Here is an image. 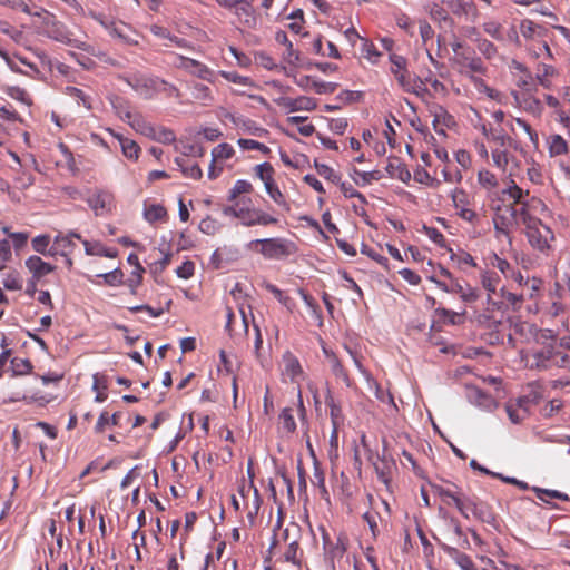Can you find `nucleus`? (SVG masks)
I'll return each instance as SVG.
<instances>
[{"label": "nucleus", "instance_id": "obj_8", "mask_svg": "<svg viewBox=\"0 0 570 570\" xmlns=\"http://www.w3.org/2000/svg\"><path fill=\"white\" fill-rule=\"evenodd\" d=\"M451 199L455 214L464 222L475 225L479 215L474 209V202L471 196L462 188H455L451 194Z\"/></svg>", "mask_w": 570, "mask_h": 570}, {"label": "nucleus", "instance_id": "obj_62", "mask_svg": "<svg viewBox=\"0 0 570 570\" xmlns=\"http://www.w3.org/2000/svg\"><path fill=\"white\" fill-rule=\"evenodd\" d=\"M317 174L325 178L328 181H332L334 184L338 183L341 180V175L336 173L332 167L325 164H320L315 161L314 164Z\"/></svg>", "mask_w": 570, "mask_h": 570}, {"label": "nucleus", "instance_id": "obj_51", "mask_svg": "<svg viewBox=\"0 0 570 570\" xmlns=\"http://www.w3.org/2000/svg\"><path fill=\"white\" fill-rule=\"evenodd\" d=\"M478 183L488 191H492L499 186L497 176L489 169H481L479 171Z\"/></svg>", "mask_w": 570, "mask_h": 570}, {"label": "nucleus", "instance_id": "obj_28", "mask_svg": "<svg viewBox=\"0 0 570 570\" xmlns=\"http://www.w3.org/2000/svg\"><path fill=\"white\" fill-rule=\"evenodd\" d=\"M26 266L30 271V273H32L33 278L37 281L50 274L55 269V266L45 262L42 258L36 255L30 256L26 261Z\"/></svg>", "mask_w": 570, "mask_h": 570}, {"label": "nucleus", "instance_id": "obj_30", "mask_svg": "<svg viewBox=\"0 0 570 570\" xmlns=\"http://www.w3.org/2000/svg\"><path fill=\"white\" fill-rule=\"evenodd\" d=\"M128 125L138 134L148 137L151 132V125L146 118L139 112H132L130 110H126L125 115Z\"/></svg>", "mask_w": 570, "mask_h": 570}, {"label": "nucleus", "instance_id": "obj_34", "mask_svg": "<svg viewBox=\"0 0 570 570\" xmlns=\"http://www.w3.org/2000/svg\"><path fill=\"white\" fill-rule=\"evenodd\" d=\"M547 145L550 157H558L569 153L567 140L559 134L550 135L547 138Z\"/></svg>", "mask_w": 570, "mask_h": 570}, {"label": "nucleus", "instance_id": "obj_38", "mask_svg": "<svg viewBox=\"0 0 570 570\" xmlns=\"http://www.w3.org/2000/svg\"><path fill=\"white\" fill-rule=\"evenodd\" d=\"M443 550L454 559L455 563L462 570H476L474 562L470 558V556L459 551L455 548L443 546Z\"/></svg>", "mask_w": 570, "mask_h": 570}, {"label": "nucleus", "instance_id": "obj_17", "mask_svg": "<svg viewBox=\"0 0 570 570\" xmlns=\"http://www.w3.org/2000/svg\"><path fill=\"white\" fill-rule=\"evenodd\" d=\"M515 105L522 111L540 118L543 112L541 100L532 91H520L513 95Z\"/></svg>", "mask_w": 570, "mask_h": 570}, {"label": "nucleus", "instance_id": "obj_14", "mask_svg": "<svg viewBox=\"0 0 570 570\" xmlns=\"http://www.w3.org/2000/svg\"><path fill=\"white\" fill-rule=\"evenodd\" d=\"M538 207L544 208V203L535 197H532L530 202L523 203L521 206H512L517 226H522L523 230L528 227L537 224L540 218L534 216V210Z\"/></svg>", "mask_w": 570, "mask_h": 570}, {"label": "nucleus", "instance_id": "obj_60", "mask_svg": "<svg viewBox=\"0 0 570 570\" xmlns=\"http://www.w3.org/2000/svg\"><path fill=\"white\" fill-rule=\"evenodd\" d=\"M50 236L49 235H39L35 237L31 242L32 248L35 252L42 254V255H53V249L51 248L48 250V247L50 245Z\"/></svg>", "mask_w": 570, "mask_h": 570}, {"label": "nucleus", "instance_id": "obj_50", "mask_svg": "<svg viewBox=\"0 0 570 570\" xmlns=\"http://www.w3.org/2000/svg\"><path fill=\"white\" fill-rule=\"evenodd\" d=\"M503 299L502 302L509 304L510 306H512L513 309H519L523 302L525 301V293H512V292H508L504 289V287H502L500 289V295H499V299Z\"/></svg>", "mask_w": 570, "mask_h": 570}, {"label": "nucleus", "instance_id": "obj_55", "mask_svg": "<svg viewBox=\"0 0 570 570\" xmlns=\"http://www.w3.org/2000/svg\"><path fill=\"white\" fill-rule=\"evenodd\" d=\"M176 164L181 168L184 176L196 180L202 178L203 171L198 164H187L183 158H177Z\"/></svg>", "mask_w": 570, "mask_h": 570}, {"label": "nucleus", "instance_id": "obj_36", "mask_svg": "<svg viewBox=\"0 0 570 570\" xmlns=\"http://www.w3.org/2000/svg\"><path fill=\"white\" fill-rule=\"evenodd\" d=\"M503 194L513 199V203L509 206H521L523 203L530 202V199L527 198L529 196V190H523L513 179L510 180L508 187L503 190Z\"/></svg>", "mask_w": 570, "mask_h": 570}, {"label": "nucleus", "instance_id": "obj_40", "mask_svg": "<svg viewBox=\"0 0 570 570\" xmlns=\"http://www.w3.org/2000/svg\"><path fill=\"white\" fill-rule=\"evenodd\" d=\"M82 244L85 246L86 254L90 256H104L114 258L117 255V252L115 249L107 248L99 242L91 243L89 240L82 239Z\"/></svg>", "mask_w": 570, "mask_h": 570}, {"label": "nucleus", "instance_id": "obj_44", "mask_svg": "<svg viewBox=\"0 0 570 570\" xmlns=\"http://www.w3.org/2000/svg\"><path fill=\"white\" fill-rule=\"evenodd\" d=\"M148 138L159 141L161 144H171L176 139L175 132L163 126H153L151 132L148 135Z\"/></svg>", "mask_w": 570, "mask_h": 570}, {"label": "nucleus", "instance_id": "obj_20", "mask_svg": "<svg viewBox=\"0 0 570 570\" xmlns=\"http://www.w3.org/2000/svg\"><path fill=\"white\" fill-rule=\"evenodd\" d=\"M455 61L461 67V72L470 71L473 73L483 75L487 68L480 57L475 55L473 50H463L462 55L459 56Z\"/></svg>", "mask_w": 570, "mask_h": 570}, {"label": "nucleus", "instance_id": "obj_47", "mask_svg": "<svg viewBox=\"0 0 570 570\" xmlns=\"http://www.w3.org/2000/svg\"><path fill=\"white\" fill-rule=\"evenodd\" d=\"M450 258L452 262H454L460 269H465L466 267L476 268L478 263L475 262L474 257L465 252V250H459L456 253H451Z\"/></svg>", "mask_w": 570, "mask_h": 570}, {"label": "nucleus", "instance_id": "obj_57", "mask_svg": "<svg viewBox=\"0 0 570 570\" xmlns=\"http://www.w3.org/2000/svg\"><path fill=\"white\" fill-rule=\"evenodd\" d=\"M193 97L196 100L202 101L204 105H208L213 101L212 90L204 83L196 82L193 86Z\"/></svg>", "mask_w": 570, "mask_h": 570}, {"label": "nucleus", "instance_id": "obj_52", "mask_svg": "<svg viewBox=\"0 0 570 570\" xmlns=\"http://www.w3.org/2000/svg\"><path fill=\"white\" fill-rule=\"evenodd\" d=\"M543 282L539 277H527L524 287H521V293H525V299H534L541 288H542Z\"/></svg>", "mask_w": 570, "mask_h": 570}, {"label": "nucleus", "instance_id": "obj_22", "mask_svg": "<svg viewBox=\"0 0 570 570\" xmlns=\"http://www.w3.org/2000/svg\"><path fill=\"white\" fill-rule=\"evenodd\" d=\"M433 493L439 495L445 504H454L458 507V502L461 500L463 495V491L456 487L455 484H451V487H444L438 483H429Z\"/></svg>", "mask_w": 570, "mask_h": 570}, {"label": "nucleus", "instance_id": "obj_59", "mask_svg": "<svg viewBox=\"0 0 570 570\" xmlns=\"http://www.w3.org/2000/svg\"><path fill=\"white\" fill-rule=\"evenodd\" d=\"M471 80L475 87V89L479 91V92H484L488 97H490L491 99L493 100H498L500 101L501 98H502V94L493 88H490L483 79H481L480 77H474L472 76L471 77Z\"/></svg>", "mask_w": 570, "mask_h": 570}, {"label": "nucleus", "instance_id": "obj_61", "mask_svg": "<svg viewBox=\"0 0 570 570\" xmlns=\"http://www.w3.org/2000/svg\"><path fill=\"white\" fill-rule=\"evenodd\" d=\"M237 145L243 150H259L264 155L271 154V148L269 147H267L266 145H264V144L257 141V140H254V139L240 138V139L237 140Z\"/></svg>", "mask_w": 570, "mask_h": 570}, {"label": "nucleus", "instance_id": "obj_12", "mask_svg": "<svg viewBox=\"0 0 570 570\" xmlns=\"http://www.w3.org/2000/svg\"><path fill=\"white\" fill-rule=\"evenodd\" d=\"M481 285L487 291V305L489 311L501 309L503 302L499 299L500 276L494 271H483L481 273Z\"/></svg>", "mask_w": 570, "mask_h": 570}, {"label": "nucleus", "instance_id": "obj_53", "mask_svg": "<svg viewBox=\"0 0 570 570\" xmlns=\"http://www.w3.org/2000/svg\"><path fill=\"white\" fill-rule=\"evenodd\" d=\"M483 31L497 41H504L503 26L495 20H488L482 23Z\"/></svg>", "mask_w": 570, "mask_h": 570}, {"label": "nucleus", "instance_id": "obj_63", "mask_svg": "<svg viewBox=\"0 0 570 570\" xmlns=\"http://www.w3.org/2000/svg\"><path fill=\"white\" fill-rule=\"evenodd\" d=\"M265 190L276 205L287 207L285 196L278 188L275 180L273 183H269L268 185H266Z\"/></svg>", "mask_w": 570, "mask_h": 570}, {"label": "nucleus", "instance_id": "obj_18", "mask_svg": "<svg viewBox=\"0 0 570 570\" xmlns=\"http://www.w3.org/2000/svg\"><path fill=\"white\" fill-rule=\"evenodd\" d=\"M282 376L284 381L298 383L304 377L303 367L298 358L289 351L282 356Z\"/></svg>", "mask_w": 570, "mask_h": 570}, {"label": "nucleus", "instance_id": "obj_58", "mask_svg": "<svg viewBox=\"0 0 570 570\" xmlns=\"http://www.w3.org/2000/svg\"><path fill=\"white\" fill-rule=\"evenodd\" d=\"M234 154H235L234 148L229 144L223 142V144H219L218 146H216L215 148H213L212 159H213V163H217L218 160H226V159L232 158L234 156Z\"/></svg>", "mask_w": 570, "mask_h": 570}, {"label": "nucleus", "instance_id": "obj_25", "mask_svg": "<svg viewBox=\"0 0 570 570\" xmlns=\"http://www.w3.org/2000/svg\"><path fill=\"white\" fill-rule=\"evenodd\" d=\"M323 352L330 363L332 373L336 377L341 379L347 387H352L354 385V382L351 379L345 366L342 364L340 358L336 356V354L326 350L325 347L323 348Z\"/></svg>", "mask_w": 570, "mask_h": 570}, {"label": "nucleus", "instance_id": "obj_5", "mask_svg": "<svg viewBox=\"0 0 570 570\" xmlns=\"http://www.w3.org/2000/svg\"><path fill=\"white\" fill-rule=\"evenodd\" d=\"M538 340H550L551 342L544 344L539 350L530 354V367L537 370H548L553 367L554 356L557 351V341L551 330L541 331Z\"/></svg>", "mask_w": 570, "mask_h": 570}, {"label": "nucleus", "instance_id": "obj_19", "mask_svg": "<svg viewBox=\"0 0 570 570\" xmlns=\"http://www.w3.org/2000/svg\"><path fill=\"white\" fill-rule=\"evenodd\" d=\"M511 147L491 148L492 164L511 177L514 175L518 164L515 157L509 151Z\"/></svg>", "mask_w": 570, "mask_h": 570}, {"label": "nucleus", "instance_id": "obj_64", "mask_svg": "<svg viewBox=\"0 0 570 570\" xmlns=\"http://www.w3.org/2000/svg\"><path fill=\"white\" fill-rule=\"evenodd\" d=\"M362 53L364 58L367 59L372 65H376L381 57V52L372 42L367 40H365L363 43Z\"/></svg>", "mask_w": 570, "mask_h": 570}, {"label": "nucleus", "instance_id": "obj_35", "mask_svg": "<svg viewBox=\"0 0 570 570\" xmlns=\"http://www.w3.org/2000/svg\"><path fill=\"white\" fill-rule=\"evenodd\" d=\"M326 406L330 407L331 421L333 425L332 440H337V429L343 422V414L341 406L335 402L332 395H327L325 399Z\"/></svg>", "mask_w": 570, "mask_h": 570}, {"label": "nucleus", "instance_id": "obj_27", "mask_svg": "<svg viewBox=\"0 0 570 570\" xmlns=\"http://www.w3.org/2000/svg\"><path fill=\"white\" fill-rule=\"evenodd\" d=\"M108 131L119 141L121 151L126 158L130 160H137L139 158L141 149L135 140L126 138L112 129H108Z\"/></svg>", "mask_w": 570, "mask_h": 570}, {"label": "nucleus", "instance_id": "obj_16", "mask_svg": "<svg viewBox=\"0 0 570 570\" xmlns=\"http://www.w3.org/2000/svg\"><path fill=\"white\" fill-rule=\"evenodd\" d=\"M87 204L96 216H106L115 208V197L107 190H98L87 198Z\"/></svg>", "mask_w": 570, "mask_h": 570}, {"label": "nucleus", "instance_id": "obj_24", "mask_svg": "<svg viewBox=\"0 0 570 570\" xmlns=\"http://www.w3.org/2000/svg\"><path fill=\"white\" fill-rule=\"evenodd\" d=\"M2 232L8 234L10 242L2 239V262L8 261L11 257L10 243L16 250L21 249L26 246L28 240L27 233H9L8 228H2Z\"/></svg>", "mask_w": 570, "mask_h": 570}, {"label": "nucleus", "instance_id": "obj_26", "mask_svg": "<svg viewBox=\"0 0 570 570\" xmlns=\"http://www.w3.org/2000/svg\"><path fill=\"white\" fill-rule=\"evenodd\" d=\"M279 105L287 109L289 112L301 110L312 111L316 108L315 100L306 96H301L297 98H283Z\"/></svg>", "mask_w": 570, "mask_h": 570}, {"label": "nucleus", "instance_id": "obj_1", "mask_svg": "<svg viewBox=\"0 0 570 570\" xmlns=\"http://www.w3.org/2000/svg\"><path fill=\"white\" fill-rule=\"evenodd\" d=\"M225 216L239 219L245 227L277 225L278 218L253 206L249 197H243L223 208Z\"/></svg>", "mask_w": 570, "mask_h": 570}, {"label": "nucleus", "instance_id": "obj_37", "mask_svg": "<svg viewBox=\"0 0 570 570\" xmlns=\"http://www.w3.org/2000/svg\"><path fill=\"white\" fill-rule=\"evenodd\" d=\"M454 125V118L443 108H440L439 112L434 115V119L432 121L433 129L439 135H445L444 128H451Z\"/></svg>", "mask_w": 570, "mask_h": 570}, {"label": "nucleus", "instance_id": "obj_54", "mask_svg": "<svg viewBox=\"0 0 570 570\" xmlns=\"http://www.w3.org/2000/svg\"><path fill=\"white\" fill-rule=\"evenodd\" d=\"M255 176L259 178L264 186L268 185L269 183H273L275 170L273 166L269 163H263L259 165H256L254 168Z\"/></svg>", "mask_w": 570, "mask_h": 570}, {"label": "nucleus", "instance_id": "obj_3", "mask_svg": "<svg viewBox=\"0 0 570 570\" xmlns=\"http://www.w3.org/2000/svg\"><path fill=\"white\" fill-rule=\"evenodd\" d=\"M246 247L261 254L265 259L271 261L286 259L297 252L295 243L282 237L254 239Z\"/></svg>", "mask_w": 570, "mask_h": 570}, {"label": "nucleus", "instance_id": "obj_43", "mask_svg": "<svg viewBox=\"0 0 570 570\" xmlns=\"http://www.w3.org/2000/svg\"><path fill=\"white\" fill-rule=\"evenodd\" d=\"M105 28L108 30L110 36L120 39L122 42L132 45L137 43L136 41H132L126 30L129 29V27L124 22H110V23H102Z\"/></svg>", "mask_w": 570, "mask_h": 570}, {"label": "nucleus", "instance_id": "obj_42", "mask_svg": "<svg viewBox=\"0 0 570 570\" xmlns=\"http://www.w3.org/2000/svg\"><path fill=\"white\" fill-rule=\"evenodd\" d=\"M247 493H252V498L244 503V507L249 510V517H254L258 513L262 505V497L259 494L258 489L255 487L253 482L248 483Z\"/></svg>", "mask_w": 570, "mask_h": 570}, {"label": "nucleus", "instance_id": "obj_41", "mask_svg": "<svg viewBox=\"0 0 570 570\" xmlns=\"http://www.w3.org/2000/svg\"><path fill=\"white\" fill-rule=\"evenodd\" d=\"M514 125L520 127V129H522L528 135L529 140L534 148L539 147V135L529 122L519 117L512 118V120L509 122V128L512 132L515 130Z\"/></svg>", "mask_w": 570, "mask_h": 570}, {"label": "nucleus", "instance_id": "obj_46", "mask_svg": "<svg viewBox=\"0 0 570 570\" xmlns=\"http://www.w3.org/2000/svg\"><path fill=\"white\" fill-rule=\"evenodd\" d=\"M121 417V412H115L112 415H109L107 411H104L95 425V432L96 433H102L107 425H119Z\"/></svg>", "mask_w": 570, "mask_h": 570}, {"label": "nucleus", "instance_id": "obj_4", "mask_svg": "<svg viewBox=\"0 0 570 570\" xmlns=\"http://www.w3.org/2000/svg\"><path fill=\"white\" fill-rule=\"evenodd\" d=\"M456 509L465 519H469L470 514H472L474 519L492 525L494 529L499 527L497 514L492 507L476 497H469L463 493L461 500L458 502Z\"/></svg>", "mask_w": 570, "mask_h": 570}, {"label": "nucleus", "instance_id": "obj_2", "mask_svg": "<svg viewBox=\"0 0 570 570\" xmlns=\"http://www.w3.org/2000/svg\"><path fill=\"white\" fill-rule=\"evenodd\" d=\"M389 61L390 72L403 91L416 96H422L426 91L424 81L409 70L407 59L404 56L391 53Z\"/></svg>", "mask_w": 570, "mask_h": 570}, {"label": "nucleus", "instance_id": "obj_23", "mask_svg": "<svg viewBox=\"0 0 570 570\" xmlns=\"http://www.w3.org/2000/svg\"><path fill=\"white\" fill-rule=\"evenodd\" d=\"M79 239L82 242V237L80 234L70 232L68 234H61L59 233L55 239H53V255L57 253H60L63 256H68L72 253L73 248L76 247V244L73 239Z\"/></svg>", "mask_w": 570, "mask_h": 570}, {"label": "nucleus", "instance_id": "obj_56", "mask_svg": "<svg viewBox=\"0 0 570 570\" xmlns=\"http://www.w3.org/2000/svg\"><path fill=\"white\" fill-rule=\"evenodd\" d=\"M541 28L529 19H524L520 23V32L523 38L534 41L540 36Z\"/></svg>", "mask_w": 570, "mask_h": 570}, {"label": "nucleus", "instance_id": "obj_10", "mask_svg": "<svg viewBox=\"0 0 570 570\" xmlns=\"http://www.w3.org/2000/svg\"><path fill=\"white\" fill-rule=\"evenodd\" d=\"M126 82L142 98L151 99L159 92L163 79L141 73H134L126 78Z\"/></svg>", "mask_w": 570, "mask_h": 570}, {"label": "nucleus", "instance_id": "obj_49", "mask_svg": "<svg viewBox=\"0 0 570 570\" xmlns=\"http://www.w3.org/2000/svg\"><path fill=\"white\" fill-rule=\"evenodd\" d=\"M528 50L534 58L552 59L551 49L544 40L535 39L529 45Z\"/></svg>", "mask_w": 570, "mask_h": 570}, {"label": "nucleus", "instance_id": "obj_48", "mask_svg": "<svg viewBox=\"0 0 570 570\" xmlns=\"http://www.w3.org/2000/svg\"><path fill=\"white\" fill-rule=\"evenodd\" d=\"M476 49L488 60H494L499 58V51L497 46L485 38H478L475 40Z\"/></svg>", "mask_w": 570, "mask_h": 570}, {"label": "nucleus", "instance_id": "obj_6", "mask_svg": "<svg viewBox=\"0 0 570 570\" xmlns=\"http://www.w3.org/2000/svg\"><path fill=\"white\" fill-rule=\"evenodd\" d=\"M523 232L529 245L533 249L542 254H548L552 249V244L556 240L554 233L541 219Z\"/></svg>", "mask_w": 570, "mask_h": 570}, {"label": "nucleus", "instance_id": "obj_9", "mask_svg": "<svg viewBox=\"0 0 570 570\" xmlns=\"http://www.w3.org/2000/svg\"><path fill=\"white\" fill-rule=\"evenodd\" d=\"M171 56L174 58L173 66L175 68L184 70L190 76L202 80L214 82V71L207 65L183 55L171 53Z\"/></svg>", "mask_w": 570, "mask_h": 570}, {"label": "nucleus", "instance_id": "obj_29", "mask_svg": "<svg viewBox=\"0 0 570 570\" xmlns=\"http://www.w3.org/2000/svg\"><path fill=\"white\" fill-rule=\"evenodd\" d=\"M2 60H4L8 67L14 72L29 75V71H37L33 63L18 55L10 56L2 51Z\"/></svg>", "mask_w": 570, "mask_h": 570}, {"label": "nucleus", "instance_id": "obj_15", "mask_svg": "<svg viewBox=\"0 0 570 570\" xmlns=\"http://www.w3.org/2000/svg\"><path fill=\"white\" fill-rule=\"evenodd\" d=\"M428 279L434 283L438 288L442 289L445 293L456 294L465 303H473L479 298L478 292L475 288L471 286H456L454 284L449 286L446 278H442L438 275H431Z\"/></svg>", "mask_w": 570, "mask_h": 570}, {"label": "nucleus", "instance_id": "obj_11", "mask_svg": "<svg viewBox=\"0 0 570 570\" xmlns=\"http://www.w3.org/2000/svg\"><path fill=\"white\" fill-rule=\"evenodd\" d=\"M492 223L495 237L498 239L504 237L511 242V234L517 227L512 206L498 207L493 214Z\"/></svg>", "mask_w": 570, "mask_h": 570}, {"label": "nucleus", "instance_id": "obj_31", "mask_svg": "<svg viewBox=\"0 0 570 570\" xmlns=\"http://www.w3.org/2000/svg\"><path fill=\"white\" fill-rule=\"evenodd\" d=\"M144 218L150 224L165 223L168 219V213L161 204H148L146 202L144 205Z\"/></svg>", "mask_w": 570, "mask_h": 570}, {"label": "nucleus", "instance_id": "obj_13", "mask_svg": "<svg viewBox=\"0 0 570 570\" xmlns=\"http://www.w3.org/2000/svg\"><path fill=\"white\" fill-rule=\"evenodd\" d=\"M8 355L9 351L2 352V377H8V381L6 382L7 386L10 385V381L12 379L29 375L33 368L31 362L28 358L22 357H12L9 364H7Z\"/></svg>", "mask_w": 570, "mask_h": 570}, {"label": "nucleus", "instance_id": "obj_32", "mask_svg": "<svg viewBox=\"0 0 570 570\" xmlns=\"http://www.w3.org/2000/svg\"><path fill=\"white\" fill-rule=\"evenodd\" d=\"M483 132L488 140L492 144L491 148L513 147L514 145V140L502 129L488 130L487 127L483 126Z\"/></svg>", "mask_w": 570, "mask_h": 570}, {"label": "nucleus", "instance_id": "obj_33", "mask_svg": "<svg viewBox=\"0 0 570 570\" xmlns=\"http://www.w3.org/2000/svg\"><path fill=\"white\" fill-rule=\"evenodd\" d=\"M278 430L282 434L288 436L296 431V422L292 407H284L278 415Z\"/></svg>", "mask_w": 570, "mask_h": 570}, {"label": "nucleus", "instance_id": "obj_21", "mask_svg": "<svg viewBox=\"0 0 570 570\" xmlns=\"http://www.w3.org/2000/svg\"><path fill=\"white\" fill-rule=\"evenodd\" d=\"M558 77L559 70L546 61L538 63L535 67V81L544 89H552Z\"/></svg>", "mask_w": 570, "mask_h": 570}, {"label": "nucleus", "instance_id": "obj_45", "mask_svg": "<svg viewBox=\"0 0 570 570\" xmlns=\"http://www.w3.org/2000/svg\"><path fill=\"white\" fill-rule=\"evenodd\" d=\"M253 191V185L245 179H238L228 193V202L235 203L240 199V195L250 194Z\"/></svg>", "mask_w": 570, "mask_h": 570}, {"label": "nucleus", "instance_id": "obj_7", "mask_svg": "<svg viewBox=\"0 0 570 570\" xmlns=\"http://www.w3.org/2000/svg\"><path fill=\"white\" fill-rule=\"evenodd\" d=\"M33 17L41 19V30L49 38L62 42L69 43L71 41V33L67 27L56 16L46 9L39 8L32 13Z\"/></svg>", "mask_w": 570, "mask_h": 570}, {"label": "nucleus", "instance_id": "obj_39", "mask_svg": "<svg viewBox=\"0 0 570 570\" xmlns=\"http://www.w3.org/2000/svg\"><path fill=\"white\" fill-rule=\"evenodd\" d=\"M426 11L429 12L431 19L435 22H439L443 26H452V19L449 16L446 9L443 8L442 4L432 2L426 6Z\"/></svg>", "mask_w": 570, "mask_h": 570}]
</instances>
